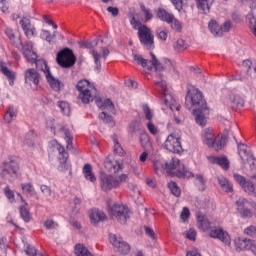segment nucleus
<instances>
[{"instance_id":"nucleus-2","label":"nucleus","mask_w":256,"mask_h":256,"mask_svg":"<svg viewBox=\"0 0 256 256\" xmlns=\"http://www.w3.org/2000/svg\"><path fill=\"white\" fill-rule=\"evenodd\" d=\"M22 49L26 61H28V63H35L37 69H39V71H43L51 89H53V91H61V81L53 77L47 62L45 60H37V52L33 51V42H26Z\"/></svg>"},{"instance_id":"nucleus-36","label":"nucleus","mask_w":256,"mask_h":256,"mask_svg":"<svg viewBox=\"0 0 256 256\" xmlns=\"http://www.w3.org/2000/svg\"><path fill=\"white\" fill-rule=\"evenodd\" d=\"M15 117H17V109H15L13 106H9L6 113L4 114V121L6 123H11Z\"/></svg>"},{"instance_id":"nucleus-38","label":"nucleus","mask_w":256,"mask_h":256,"mask_svg":"<svg viewBox=\"0 0 256 256\" xmlns=\"http://www.w3.org/2000/svg\"><path fill=\"white\" fill-rule=\"evenodd\" d=\"M64 133V139L66 141V148L71 150L73 149V134L68 129L62 128Z\"/></svg>"},{"instance_id":"nucleus-42","label":"nucleus","mask_w":256,"mask_h":256,"mask_svg":"<svg viewBox=\"0 0 256 256\" xmlns=\"http://www.w3.org/2000/svg\"><path fill=\"white\" fill-rule=\"evenodd\" d=\"M140 144H141V147H143V149H146L147 151H149V149H151L152 147L151 139L149 138V135L142 134L140 136Z\"/></svg>"},{"instance_id":"nucleus-44","label":"nucleus","mask_w":256,"mask_h":256,"mask_svg":"<svg viewBox=\"0 0 256 256\" xmlns=\"http://www.w3.org/2000/svg\"><path fill=\"white\" fill-rule=\"evenodd\" d=\"M168 189H170L174 197H181V188L175 182H169Z\"/></svg>"},{"instance_id":"nucleus-63","label":"nucleus","mask_w":256,"mask_h":256,"mask_svg":"<svg viewBox=\"0 0 256 256\" xmlns=\"http://www.w3.org/2000/svg\"><path fill=\"white\" fill-rule=\"evenodd\" d=\"M139 131V124L137 122H131L129 125V133H137Z\"/></svg>"},{"instance_id":"nucleus-60","label":"nucleus","mask_w":256,"mask_h":256,"mask_svg":"<svg viewBox=\"0 0 256 256\" xmlns=\"http://www.w3.org/2000/svg\"><path fill=\"white\" fill-rule=\"evenodd\" d=\"M248 19L250 23V29L253 31V29H256V18L253 14H249Z\"/></svg>"},{"instance_id":"nucleus-8","label":"nucleus","mask_w":256,"mask_h":256,"mask_svg":"<svg viewBox=\"0 0 256 256\" xmlns=\"http://www.w3.org/2000/svg\"><path fill=\"white\" fill-rule=\"evenodd\" d=\"M166 169L169 175L178 177V179H191V177H195L193 172L187 170L178 158H172L169 162H166Z\"/></svg>"},{"instance_id":"nucleus-3","label":"nucleus","mask_w":256,"mask_h":256,"mask_svg":"<svg viewBox=\"0 0 256 256\" xmlns=\"http://www.w3.org/2000/svg\"><path fill=\"white\" fill-rule=\"evenodd\" d=\"M198 226L202 231H209V237L218 239L228 247L231 245V236L223 228H217V220L209 221L205 216L198 215Z\"/></svg>"},{"instance_id":"nucleus-31","label":"nucleus","mask_w":256,"mask_h":256,"mask_svg":"<svg viewBox=\"0 0 256 256\" xmlns=\"http://www.w3.org/2000/svg\"><path fill=\"white\" fill-rule=\"evenodd\" d=\"M1 72L3 73V75H5V77H7L8 81H9V85L11 87H13V85H15V77L16 74L15 72L9 70V68H7V66H1Z\"/></svg>"},{"instance_id":"nucleus-46","label":"nucleus","mask_w":256,"mask_h":256,"mask_svg":"<svg viewBox=\"0 0 256 256\" xmlns=\"http://www.w3.org/2000/svg\"><path fill=\"white\" fill-rule=\"evenodd\" d=\"M40 37L50 45L53 43V39H55V35H52L48 30H41Z\"/></svg>"},{"instance_id":"nucleus-19","label":"nucleus","mask_w":256,"mask_h":256,"mask_svg":"<svg viewBox=\"0 0 256 256\" xmlns=\"http://www.w3.org/2000/svg\"><path fill=\"white\" fill-rule=\"evenodd\" d=\"M234 180L240 185L245 193H248V195H251L252 197H256L255 184L251 180H246L244 176L239 174H234Z\"/></svg>"},{"instance_id":"nucleus-24","label":"nucleus","mask_w":256,"mask_h":256,"mask_svg":"<svg viewBox=\"0 0 256 256\" xmlns=\"http://www.w3.org/2000/svg\"><path fill=\"white\" fill-rule=\"evenodd\" d=\"M89 217H90L91 223H93V225H97V223H99L101 221H105V219H107V215H105V212H103L97 208L90 210Z\"/></svg>"},{"instance_id":"nucleus-13","label":"nucleus","mask_w":256,"mask_h":256,"mask_svg":"<svg viewBox=\"0 0 256 256\" xmlns=\"http://www.w3.org/2000/svg\"><path fill=\"white\" fill-rule=\"evenodd\" d=\"M151 55V60H147L141 56V54H135L133 53V59L137 63V65H141L143 69H146L147 71H158L161 73L163 71V64L159 63V60H157V57L153 52L150 53Z\"/></svg>"},{"instance_id":"nucleus-23","label":"nucleus","mask_w":256,"mask_h":256,"mask_svg":"<svg viewBox=\"0 0 256 256\" xmlns=\"http://www.w3.org/2000/svg\"><path fill=\"white\" fill-rule=\"evenodd\" d=\"M24 79L27 85H39V81L41 80V75L34 68H29L24 72Z\"/></svg>"},{"instance_id":"nucleus-14","label":"nucleus","mask_w":256,"mask_h":256,"mask_svg":"<svg viewBox=\"0 0 256 256\" xmlns=\"http://www.w3.org/2000/svg\"><path fill=\"white\" fill-rule=\"evenodd\" d=\"M236 209L242 219H251L255 215L256 202L246 198H239L236 201Z\"/></svg>"},{"instance_id":"nucleus-16","label":"nucleus","mask_w":256,"mask_h":256,"mask_svg":"<svg viewBox=\"0 0 256 256\" xmlns=\"http://www.w3.org/2000/svg\"><path fill=\"white\" fill-rule=\"evenodd\" d=\"M56 61L60 67H64L65 69H69V67H73L75 65V54H73V50L69 48H64L60 52H58L56 56Z\"/></svg>"},{"instance_id":"nucleus-15","label":"nucleus","mask_w":256,"mask_h":256,"mask_svg":"<svg viewBox=\"0 0 256 256\" xmlns=\"http://www.w3.org/2000/svg\"><path fill=\"white\" fill-rule=\"evenodd\" d=\"M50 147H53V151L58 153V161L60 165L58 166L59 171H69V163L67 162L69 159V153L65 151V147L61 145L56 140H52L50 142Z\"/></svg>"},{"instance_id":"nucleus-54","label":"nucleus","mask_w":256,"mask_h":256,"mask_svg":"<svg viewBox=\"0 0 256 256\" xmlns=\"http://www.w3.org/2000/svg\"><path fill=\"white\" fill-rule=\"evenodd\" d=\"M244 233L249 237H256V226H248L246 229H244Z\"/></svg>"},{"instance_id":"nucleus-56","label":"nucleus","mask_w":256,"mask_h":256,"mask_svg":"<svg viewBox=\"0 0 256 256\" xmlns=\"http://www.w3.org/2000/svg\"><path fill=\"white\" fill-rule=\"evenodd\" d=\"M26 255L37 256V249L34 246L28 245L25 249Z\"/></svg>"},{"instance_id":"nucleus-10","label":"nucleus","mask_w":256,"mask_h":256,"mask_svg":"<svg viewBox=\"0 0 256 256\" xmlns=\"http://www.w3.org/2000/svg\"><path fill=\"white\" fill-rule=\"evenodd\" d=\"M127 179H129V176L127 174H121L120 176L101 174L100 187L102 191L108 192L112 189H117L118 187H121V184L127 182Z\"/></svg>"},{"instance_id":"nucleus-26","label":"nucleus","mask_w":256,"mask_h":256,"mask_svg":"<svg viewBox=\"0 0 256 256\" xmlns=\"http://www.w3.org/2000/svg\"><path fill=\"white\" fill-rule=\"evenodd\" d=\"M208 161L214 163V165H219L222 169H225V171L229 169V160L226 157L210 156Z\"/></svg>"},{"instance_id":"nucleus-41","label":"nucleus","mask_w":256,"mask_h":256,"mask_svg":"<svg viewBox=\"0 0 256 256\" xmlns=\"http://www.w3.org/2000/svg\"><path fill=\"white\" fill-rule=\"evenodd\" d=\"M194 184L197 187L198 191H205V178H203V175L197 174L195 176Z\"/></svg>"},{"instance_id":"nucleus-30","label":"nucleus","mask_w":256,"mask_h":256,"mask_svg":"<svg viewBox=\"0 0 256 256\" xmlns=\"http://www.w3.org/2000/svg\"><path fill=\"white\" fill-rule=\"evenodd\" d=\"M21 188L24 195H26L27 197H35V195H37V192L35 191V187L31 182L22 183Z\"/></svg>"},{"instance_id":"nucleus-18","label":"nucleus","mask_w":256,"mask_h":256,"mask_svg":"<svg viewBox=\"0 0 256 256\" xmlns=\"http://www.w3.org/2000/svg\"><path fill=\"white\" fill-rule=\"evenodd\" d=\"M109 241L118 251V253H121L122 255H128V253L131 251V246L129 243L123 241V238L117 234H110Z\"/></svg>"},{"instance_id":"nucleus-52","label":"nucleus","mask_w":256,"mask_h":256,"mask_svg":"<svg viewBox=\"0 0 256 256\" xmlns=\"http://www.w3.org/2000/svg\"><path fill=\"white\" fill-rule=\"evenodd\" d=\"M156 37H158V39H160L161 41H167V37H168L167 30L157 28Z\"/></svg>"},{"instance_id":"nucleus-57","label":"nucleus","mask_w":256,"mask_h":256,"mask_svg":"<svg viewBox=\"0 0 256 256\" xmlns=\"http://www.w3.org/2000/svg\"><path fill=\"white\" fill-rule=\"evenodd\" d=\"M144 229H145V233H146V235H148V237H150L151 239H157V234H155V231L152 230L151 227L145 226Z\"/></svg>"},{"instance_id":"nucleus-6","label":"nucleus","mask_w":256,"mask_h":256,"mask_svg":"<svg viewBox=\"0 0 256 256\" xmlns=\"http://www.w3.org/2000/svg\"><path fill=\"white\" fill-rule=\"evenodd\" d=\"M0 169L2 176L8 179V181H15L19 177V169H21L19 157L15 155L9 156L0 164Z\"/></svg>"},{"instance_id":"nucleus-35","label":"nucleus","mask_w":256,"mask_h":256,"mask_svg":"<svg viewBox=\"0 0 256 256\" xmlns=\"http://www.w3.org/2000/svg\"><path fill=\"white\" fill-rule=\"evenodd\" d=\"M112 141L114 143L113 151L115 155H119L120 157L125 155V150L123 149V146L119 143V140L117 139V135L112 136Z\"/></svg>"},{"instance_id":"nucleus-59","label":"nucleus","mask_w":256,"mask_h":256,"mask_svg":"<svg viewBox=\"0 0 256 256\" xmlns=\"http://www.w3.org/2000/svg\"><path fill=\"white\" fill-rule=\"evenodd\" d=\"M0 11H2V13H9V6H7V0H0Z\"/></svg>"},{"instance_id":"nucleus-48","label":"nucleus","mask_w":256,"mask_h":256,"mask_svg":"<svg viewBox=\"0 0 256 256\" xmlns=\"http://www.w3.org/2000/svg\"><path fill=\"white\" fill-rule=\"evenodd\" d=\"M188 45L187 43H185V40L183 39H178L175 43H174V49L176 51H185V49H187Z\"/></svg>"},{"instance_id":"nucleus-47","label":"nucleus","mask_w":256,"mask_h":256,"mask_svg":"<svg viewBox=\"0 0 256 256\" xmlns=\"http://www.w3.org/2000/svg\"><path fill=\"white\" fill-rule=\"evenodd\" d=\"M40 191L41 193H43V195H45V197H52L53 199H55V193L53 192V190H51L49 186L41 185Z\"/></svg>"},{"instance_id":"nucleus-51","label":"nucleus","mask_w":256,"mask_h":256,"mask_svg":"<svg viewBox=\"0 0 256 256\" xmlns=\"http://www.w3.org/2000/svg\"><path fill=\"white\" fill-rule=\"evenodd\" d=\"M4 194L7 197L8 201H10V203H13V201H15V193L11 190V188H9V186H6L4 188Z\"/></svg>"},{"instance_id":"nucleus-28","label":"nucleus","mask_w":256,"mask_h":256,"mask_svg":"<svg viewBox=\"0 0 256 256\" xmlns=\"http://www.w3.org/2000/svg\"><path fill=\"white\" fill-rule=\"evenodd\" d=\"M75 256H94L89 248H87L84 244L78 243L74 247Z\"/></svg>"},{"instance_id":"nucleus-62","label":"nucleus","mask_w":256,"mask_h":256,"mask_svg":"<svg viewBox=\"0 0 256 256\" xmlns=\"http://www.w3.org/2000/svg\"><path fill=\"white\" fill-rule=\"evenodd\" d=\"M187 239L190 241H195V237H197V231L195 229H190L186 234Z\"/></svg>"},{"instance_id":"nucleus-11","label":"nucleus","mask_w":256,"mask_h":256,"mask_svg":"<svg viewBox=\"0 0 256 256\" xmlns=\"http://www.w3.org/2000/svg\"><path fill=\"white\" fill-rule=\"evenodd\" d=\"M203 143L207 145L210 149L215 151H221L225 147L226 139L225 136L218 135L215 137L213 129L208 128L204 130Z\"/></svg>"},{"instance_id":"nucleus-33","label":"nucleus","mask_w":256,"mask_h":256,"mask_svg":"<svg viewBox=\"0 0 256 256\" xmlns=\"http://www.w3.org/2000/svg\"><path fill=\"white\" fill-rule=\"evenodd\" d=\"M235 245H236L237 249H240V251L249 250V246L251 245V239L238 238L235 241Z\"/></svg>"},{"instance_id":"nucleus-21","label":"nucleus","mask_w":256,"mask_h":256,"mask_svg":"<svg viewBox=\"0 0 256 256\" xmlns=\"http://www.w3.org/2000/svg\"><path fill=\"white\" fill-rule=\"evenodd\" d=\"M238 154L243 163H245L247 161L248 163H251V165L256 164L255 156H253V154H251V149L249 148V146H247L243 143H239L238 144Z\"/></svg>"},{"instance_id":"nucleus-39","label":"nucleus","mask_w":256,"mask_h":256,"mask_svg":"<svg viewBox=\"0 0 256 256\" xmlns=\"http://www.w3.org/2000/svg\"><path fill=\"white\" fill-rule=\"evenodd\" d=\"M140 9L144 15V19H145L146 23L148 21L153 20L154 15H153V11L151 10V8L146 7L145 4H140Z\"/></svg>"},{"instance_id":"nucleus-9","label":"nucleus","mask_w":256,"mask_h":256,"mask_svg":"<svg viewBox=\"0 0 256 256\" xmlns=\"http://www.w3.org/2000/svg\"><path fill=\"white\" fill-rule=\"evenodd\" d=\"M155 89L158 93L162 94V105L169 107L171 111H181V105L177 104V101L173 99V95L167 90V82L164 80L155 82Z\"/></svg>"},{"instance_id":"nucleus-25","label":"nucleus","mask_w":256,"mask_h":256,"mask_svg":"<svg viewBox=\"0 0 256 256\" xmlns=\"http://www.w3.org/2000/svg\"><path fill=\"white\" fill-rule=\"evenodd\" d=\"M155 13H156L157 19H159L160 21H163V23H171L173 21V17L175 16L173 15V13L161 7L156 9Z\"/></svg>"},{"instance_id":"nucleus-58","label":"nucleus","mask_w":256,"mask_h":256,"mask_svg":"<svg viewBox=\"0 0 256 256\" xmlns=\"http://www.w3.org/2000/svg\"><path fill=\"white\" fill-rule=\"evenodd\" d=\"M130 25H132L133 29H138V31L140 27H143V25H141V22L137 20L135 17H132L130 19Z\"/></svg>"},{"instance_id":"nucleus-22","label":"nucleus","mask_w":256,"mask_h":256,"mask_svg":"<svg viewBox=\"0 0 256 256\" xmlns=\"http://www.w3.org/2000/svg\"><path fill=\"white\" fill-rule=\"evenodd\" d=\"M20 25L28 39H31L32 37H35V35H37V29L33 24H31V20L29 18L23 17L20 20Z\"/></svg>"},{"instance_id":"nucleus-40","label":"nucleus","mask_w":256,"mask_h":256,"mask_svg":"<svg viewBox=\"0 0 256 256\" xmlns=\"http://www.w3.org/2000/svg\"><path fill=\"white\" fill-rule=\"evenodd\" d=\"M168 25H170L171 29H173V31H176L177 33H181L183 29V24L181 23V21L175 18V16H172V21L168 23Z\"/></svg>"},{"instance_id":"nucleus-1","label":"nucleus","mask_w":256,"mask_h":256,"mask_svg":"<svg viewBox=\"0 0 256 256\" xmlns=\"http://www.w3.org/2000/svg\"><path fill=\"white\" fill-rule=\"evenodd\" d=\"M185 105L187 109H194V116L197 125L205 127L207 124V115H209V109L207 108V102L203 99V93L199 89L192 87L188 89L187 95L185 98Z\"/></svg>"},{"instance_id":"nucleus-45","label":"nucleus","mask_w":256,"mask_h":256,"mask_svg":"<svg viewBox=\"0 0 256 256\" xmlns=\"http://www.w3.org/2000/svg\"><path fill=\"white\" fill-rule=\"evenodd\" d=\"M20 215L25 223H29V221H31V213L27 209V206H20Z\"/></svg>"},{"instance_id":"nucleus-5","label":"nucleus","mask_w":256,"mask_h":256,"mask_svg":"<svg viewBox=\"0 0 256 256\" xmlns=\"http://www.w3.org/2000/svg\"><path fill=\"white\" fill-rule=\"evenodd\" d=\"M76 89L79 92L78 98L84 105L95 101V97H97V88H95V84L89 82V80L82 79L78 81Z\"/></svg>"},{"instance_id":"nucleus-50","label":"nucleus","mask_w":256,"mask_h":256,"mask_svg":"<svg viewBox=\"0 0 256 256\" xmlns=\"http://www.w3.org/2000/svg\"><path fill=\"white\" fill-rule=\"evenodd\" d=\"M147 129L151 135L156 137V135H159V128L153 124V122H148L147 123Z\"/></svg>"},{"instance_id":"nucleus-27","label":"nucleus","mask_w":256,"mask_h":256,"mask_svg":"<svg viewBox=\"0 0 256 256\" xmlns=\"http://www.w3.org/2000/svg\"><path fill=\"white\" fill-rule=\"evenodd\" d=\"M82 173L86 179V181H90V183H95L97 181V177L93 173V167L91 164H85L82 169Z\"/></svg>"},{"instance_id":"nucleus-20","label":"nucleus","mask_w":256,"mask_h":256,"mask_svg":"<svg viewBox=\"0 0 256 256\" xmlns=\"http://www.w3.org/2000/svg\"><path fill=\"white\" fill-rule=\"evenodd\" d=\"M164 147L171 153H181V151H183V147L181 146V138L175 134H170L167 137Z\"/></svg>"},{"instance_id":"nucleus-64","label":"nucleus","mask_w":256,"mask_h":256,"mask_svg":"<svg viewBox=\"0 0 256 256\" xmlns=\"http://www.w3.org/2000/svg\"><path fill=\"white\" fill-rule=\"evenodd\" d=\"M248 250H250L253 253V255L256 256V241L255 240L250 241V246L248 247Z\"/></svg>"},{"instance_id":"nucleus-4","label":"nucleus","mask_w":256,"mask_h":256,"mask_svg":"<svg viewBox=\"0 0 256 256\" xmlns=\"http://www.w3.org/2000/svg\"><path fill=\"white\" fill-rule=\"evenodd\" d=\"M104 43L105 40L100 38L94 39L93 41L80 42V47L83 49H92L90 53L98 71H101V59H107L109 56V49H107V46L103 45ZM94 47L99 48L93 49Z\"/></svg>"},{"instance_id":"nucleus-55","label":"nucleus","mask_w":256,"mask_h":256,"mask_svg":"<svg viewBox=\"0 0 256 256\" xmlns=\"http://www.w3.org/2000/svg\"><path fill=\"white\" fill-rule=\"evenodd\" d=\"M220 29L222 31V35L224 33H229L231 31V21L224 22L223 25L220 26Z\"/></svg>"},{"instance_id":"nucleus-43","label":"nucleus","mask_w":256,"mask_h":256,"mask_svg":"<svg viewBox=\"0 0 256 256\" xmlns=\"http://www.w3.org/2000/svg\"><path fill=\"white\" fill-rule=\"evenodd\" d=\"M58 107L60 111H62L63 115H66L67 117L71 115V106H69V103L65 101H58Z\"/></svg>"},{"instance_id":"nucleus-12","label":"nucleus","mask_w":256,"mask_h":256,"mask_svg":"<svg viewBox=\"0 0 256 256\" xmlns=\"http://www.w3.org/2000/svg\"><path fill=\"white\" fill-rule=\"evenodd\" d=\"M108 213L122 225H125L127 219L131 217V210H129V207L123 203H114L112 206L109 205Z\"/></svg>"},{"instance_id":"nucleus-61","label":"nucleus","mask_w":256,"mask_h":256,"mask_svg":"<svg viewBox=\"0 0 256 256\" xmlns=\"http://www.w3.org/2000/svg\"><path fill=\"white\" fill-rule=\"evenodd\" d=\"M46 127L51 131H55V120L54 118H48L46 120Z\"/></svg>"},{"instance_id":"nucleus-29","label":"nucleus","mask_w":256,"mask_h":256,"mask_svg":"<svg viewBox=\"0 0 256 256\" xmlns=\"http://www.w3.org/2000/svg\"><path fill=\"white\" fill-rule=\"evenodd\" d=\"M208 28L214 37H223V30H221V26L217 23V21L211 20L208 24Z\"/></svg>"},{"instance_id":"nucleus-49","label":"nucleus","mask_w":256,"mask_h":256,"mask_svg":"<svg viewBox=\"0 0 256 256\" xmlns=\"http://www.w3.org/2000/svg\"><path fill=\"white\" fill-rule=\"evenodd\" d=\"M142 109H143V112H144V115L146 117V119L151 122V120L153 119V110H151V108H149V105L147 104H144L142 106Z\"/></svg>"},{"instance_id":"nucleus-32","label":"nucleus","mask_w":256,"mask_h":256,"mask_svg":"<svg viewBox=\"0 0 256 256\" xmlns=\"http://www.w3.org/2000/svg\"><path fill=\"white\" fill-rule=\"evenodd\" d=\"M218 182L222 191H225V193H231L233 191V185H231V183H229V180H227L225 177L220 176L218 178Z\"/></svg>"},{"instance_id":"nucleus-7","label":"nucleus","mask_w":256,"mask_h":256,"mask_svg":"<svg viewBox=\"0 0 256 256\" xmlns=\"http://www.w3.org/2000/svg\"><path fill=\"white\" fill-rule=\"evenodd\" d=\"M96 105L102 112L99 114V119L106 123V125L110 127H115V120H113V116L109 115L108 113H115V104L111 101V99H96ZM108 111V113H107Z\"/></svg>"},{"instance_id":"nucleus-17","label":"nucleus","mask_w":256,"mask_h":256,"mask_svg":"<svg viewBox=\"0 0 256 256\" xmlns=\"http://www.w3.org/2000/svg\"><path fill=\"white\" fill-rule=\"evenodd\" d=\"M138 37L141 45L146 49H153L155 47V36L147 25H142L139 28Z\"/></svg>"},{"instance_id":"nucleus-53","label":"nucleus","mask_w":256,"mask_h":256,"mask_svg":"<svg viewBox=\"0 0 256 256\" xmlns=\"http://www.w3.org/2000/svg\"><path fill=\"white\" fill-rule=\"evenodd\" d=\"M44 227L45 229L51 230V229H57L58 225L53 219H47L44 221Z\"/></svg>"},{"instance_id":"nucleus-37","label":"nucleus","mask_w":256,"mask_h":256,"mask_svg":"<svg viewBox=\"0 0 256 256\" xmlns=\"http://www.w3.org/2000/svg\"><path fill=\"white\" fill-rule=\"evenodd\" d=\"M198 9H201L202 11L209 12L211 9V5H213L214 0H196Z\"/></svg>"},{"instance_id":"nucleus-34","label":"nucleus","mask_w":256,"mask_h":256,"mask_svg":"<svg viewBox=\"0 0 256 256\" xmlns=\"http://www.w3.org/2000/svg\"><path fill=\"white\" fill-rule=\"evenodd\" d=\"M37 139H39L37 137V134L35 133V131L30 130L26 135H25V140L24 143L26 145H28L29 147H33L35 146V142L37 141Z\"/></svg>"}]
</instances>
